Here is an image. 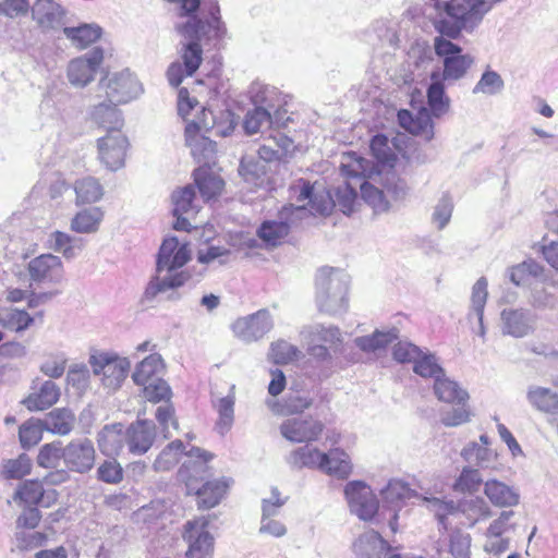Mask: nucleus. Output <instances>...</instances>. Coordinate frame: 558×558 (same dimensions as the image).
<instances>
[{
    "instance_id": "f257e3e1",
    "label": "nucleus",
    "mask_w": 558,
    "mask_h": 558,
    "mask_svg": "<svg viewBox=\"0 0 558 558\" xmlns=\"http://www.w3.org/2000/svg\"><path fill=\"white\" fill-rule=\"evenodd\" d=\"M191 256L189 242H181L175 236L166 238L159 247L156 271L145 288L142 303L150 305L163 294H167V300H179L180 293L177 289L191 278V274L183 269Z\"/></svg>"
},
{
    "instance_id": "f03ea898",
    "label": "nucleus",
    "mask_w": 558,
    "mask_h": 558,
    "mask_svg": "<svg viewBox=\"0 0 558 558\" xmlns=\"http://www.w3.org/2000/svg\"><path fill=\"white\" fill-rule=\"evenodd\" d=\"M487 13L484 0H428L424 10L439 36L449 39L472 33Z\"/></svg>"
},
{
    "instance_id": "7ed1b4c3",
    "label": "nucleus",
    "mask_w": 558,
    "mask_h": 558,
    "mask_svg": "<svg viewBox=\"0 0 558 558\" xmlns=\"http://www.w3.org/2000/svg\"><path fill=\"white\" fill-rule=\"evenodd\" d=\"M179 15L186 20L177 23L175 27L186 39H221L226 35L216 1L210 0L201 5L199 0H180Z\"/></svg>"
},
{
    "instance_id": "20e7f679",
    "label": "nucleus",
    "mask_w": 558,
    "mask_h": 558,
    "mask_svg": "<svg viewBox=\"0 0 558 558\" xmlns=\"http://www.w3.org/2000/svg\"><path fill=\"white\" fill-rule=\"evenodd\" d=\"M349 276L339 268L323 267L316 276V304L320 312L341 314L348 307Z\"/></svg>"
},
{
    "instance_id": "39448f33",
    "label": "nucleus",
    "mask_w": 558,
    "mask_h": 558,
    "mask_svg": "<svg viewBox=\"0 0 558 558\" xmlns=\"http://www.w3.org/2000/svg\"><path fill=\"white\" fill-rule=\"evenodd\" d=\"M340 168L345 182L337 187L333 206L338 205L343 214L350 215L353 213L357 199L359 182L362 181V178L372 174L373 166L369 160L361 157L357 153L348 151L342 156Z\"/></svg>"
},
{
    "instance_id": "423d86ee",
    "label": "nucleus",
    "mask_w": 558,
    "mask_h": 558,
    "mask_svg": "<svg viewBox=\"0 0 558 558\" xmlns=\"http://www.w3.org/2000/svg\"><path fill=\"white\" fill-rule=\"evenodd\" d=\"M434 49L437 57L442 60V70L436 69L430 73V80H441L448 84L463 78L474 63V58L462 53V48L451 40L437 36L434 39Z\"/></svg>"
},
{
    "instance_id": "0eeeda50",
    "label": "nucleus",
    "mask_w": 558,
    "mask_h": 558,
    "mask_svg": "<svg viewBox=\"0 0 558 558\" xmlns=\"http://www.w3.org/2000/svg\"><path fill=\"white\" fill-rule=\"evenodd\" d=\"M428 502L444 529L448 527V515L462 513L466 518L469 525L473 526L477 522L490 518L493 514L488 504L481 497L464 499L458 506L452 500L445 501L438 498H433Z\"/></svg>"
},
{
    "instance_id": "6e6552de",
    "label": "nucleus",
    "mask_w": 558,
    "mask_h": 558,
    "mask_svg": "<svg viewBox=\"0 0 558 558\" xmlns=\"http://www.w3.org/2000/svg\"><path fill=\"white\" fill-rule=\"evenodd\" d=\"M94 375L100 377L101 384L109 390H117L125 380L131 363L126 357L113 352H97L89 356Z\"/></svg>"
},
{
    "instance_id": "1a4fd4ad",
    "label": "nucleus",
    "mask_w": 558,
    "mask_h": 558,
    "mask_svg": "<svg viewBox=\"0 0 558 558\" xmlns=\"http://www.w3.org/2000/svg\"><path fill=\"white\" fill-rule=\"evenodd\" d=\"M99 98L105 97L111 104H125L136 98L141 92V85L130 71L109 74L102 77L97 86Z\"/></svg>"
},
{
    "instance_id": "9d476101",
    "label": "nucleus",
    "mask_w": 558,
    "mask_h": 558,
    "mask_svg": "<svg viewBox=\"0 0 558 558\" xmlns=\"http://www.w3.org/2000/svg\"><path fill=\"white\" fill-rule=\"evenodd\" d=\"M291 191L298 204L283 207L282 215H286V211L293 210L298 213L308 211L312 215H328L333 207L331 195L325 191H315L308 181L300 180L291 187Z\"/></svg>"
},
{
    "instance_id": "9b49d317",
    "label": "nucleus",
    "mask_w": 558,
    "mask_h": 558,
    "mask_svg": "<svg viewBox=\"0 0 558 558\" xmlns=\"http://www.w3.org/2000/svg\"><path fill=\"white\" fill-rule=\"evenodd\" d=\"M208 519L199 517L184 524L183 539L187 543V558H213L214 537L208 531Z\"/></svg>"
},
{
    "instance_id": "f8f14e48",
    "label": "nucleus",
    "mask_w": 558,
    "mask_h": 558,
    "mask_svg": "<svg viewBox=\"0 0 558 558\" xmlns=\"http://www.w3.org/2000/svg\"><path fill=\"white\" fill-rule=\"evenodd\" d=\"M350 511L363 521H371L379 509V502L372 488L362 481H351L344 487Z\"/></svg>"
},
{
    "instance_id": "ddd939ff",
    "label": "nucleus",
    "mask_w": 558,
    "mask_h": 558,
    "mask_svg": "<svg viewBox=\"0 0 558 558\" xmlns=\"http://www.w3.org/2000/svg\"><path fill=\"white\" fill-rule=\"evenodd\" d=\"M128 147L129 140L122 130H112L98 138V158L107 169L117 171L124 166Z\"/></svg>"
},
{
    "instance_id": "4468645a",
    "label": "nucleus",
    "mask_w": 558,
    "mask_h": 558,
    "mask_svg": "<svg viewBox=\"0 0 558 558\" xmlns=\"http://www.w3.org/2000/svg\"><path fill=\"white\" fill-rule=\"evenodd\" d=\"M236 338L250 343L262 339L274 328V319L268 310L263 308L238 318L231 326Z\"/></svg>"
},
{
    "instance_id": "2eb2a0df",
    "label": "nucleus",
    "mask_w": 558,
    "mask_h": 558,
    "mask_svg": "<svg viewBox=\"0 0 558 558\" xmlns=\"http://www.w3.org/2000/svg\"><path fill=\"white\" fill-rule=\"evenodd\" d=\"M96 449L86 437L74 438L64 446V466L68 471L85 474L95 465Z\"/></svg>"
},
{
    "instance_id": "dca6fc26",
    "label": "nucleus",
    "mask_w": 558,
    "mask_h": 558,
    "mask_svg": "<svg viewBox=\"0 0 558 558\" xmlns=\"http://www.w3.org/2000/svg\"><path fill=\"white\" fill-rule=\"evenodd\" d=\"M104 60V50L95 47L89 52L71 60L66 68V77L74 87H85L95 77Z\"/></svg>"
},
{
    "instance_id": "f3484780",
    "label": "nucleus",
    "mask_w": 558,
    "mask_h": 558,
    "mask_svg": "<svg viewBox=\"0 0 558 558\" xmlns=\"http://www.w3.org/2000/svg\"><path fill=\"white\" fill-rule=\"evenodd\" d=\"M27 270L32 282L58 284L64 278V268L59 256L41 254L28 262Z\"/></svg>"
},
{
    "instance_id": "a211bd4d",
    "label": "nucleus",
    "mask_w": 558,
    "mask_h": 558,
    "mask_svg": "<svg viewBox=\"0 0 558 558\" xmlns=\"http://www.w3.org/2000/svg\"><path fill=\"white\" fill-rule=\"evenodd\" d=\"M213 458L210 453L202 450L198 447H192L186 452V459L179 469L178 477L186 486L187 494L198 486L207 472V462Z\"/></svg>"
},
{
    "instance_id": "6ab92c4d",
    "label": "nucleus",
    "mask_w": 558,
    "mask_h": 558,
    "mask_svg": "<svg viewBox=\"0 0 558 558\" xmlns=\"http://www.w3.org/2000/svg\"><path fill=\"white\" fill-rule=\"evenodd\" d=\"M31 13L32 20L43 33L56 32L64 27L65 9L54 0H35Z\"/></svg>"
},
{
    "instance_id": "aec40b11",
    "label": "nucleus",
    "mask_w": 558,
    "mask_h": 558,
    "mask_svg": "<svg viewBox=\"0 0 558 558\" xmlns=\"http://www.w3.org/2000/svg\"><path fill=\"white\" fill-rule=\"evenodd\" d=\"M324 425L318 420L308 417L287 418L280 425L281 435L291 442H312L323 433Z\"/></svg>"
},
{
    "instance_id": "412c9836",
    "label": "nucleus",
    "mask_w": 558,
    "mask_h": 558,
    "mask_svg": "<svg viewBox=\"0 0 558 558\" xmlns=\"http://www.w3.org/2000/svg\"><path fill=\"white\" fill-rule=\"evenodd\" d=\"M204 132L196 121H191L185 126V142L191 148L193 158L203 166L208 167L214 162L216 144L209 137L201 134Z\"/></svg>"
},
{
    "instance_id": "4be33fe9",
    "label": "nucleus",
    "mask_w": 558,
    "mask_h": 558,
    "mask_svg": "<svg viewBox=\"0 0 558 558\" xmlns=\"http://www.w3.org/2000/svg\"><path fill=\"white\" fill-rule=\"evenodd\" d=\"M156 425L149 420H136L126 427V447L134 456L145 454L154 445Z\"/></svg>"
},
{
    "instance_id": "5701e85b",
    "label": "nucleus",
    "mask_w": 558,
    "mask_h": 558,
    "mask_svg": "<svg viewBox=\"0 0 558 558\" xmlns=\"http://www.w3.org/2000/svg\"><path fill=\"white\" fill-rule=\"evenodd\" d=\"M534 316L524 308H505L500 313L502 335L523 338L534 331Z\"/></svg>"
},
{
    "instance_id": "b1692460",
    "label": "nucleus",
    "mask_w": 558,
    "mask_h": 558,
    "mask_svg": "<svg viewBox=\"0 0 558 558\" xmlns=\"http://www.w3.org/2000/svg\"><path fill=\"white\" fill-rule=\"evenodd\" d=\"M173 216L177 218L173 228L178 231H190L191 223L190 217H193L198 211V206L195 204V190L192 185H186L177 190L172 194Z\"/></svg>"
},
{
    "instance_id": "393cba45",
    "label": "nucleus",
    "mask_w": 558,
    "mask_h": 558,
    "mask_svg": "<svg viewBox=\"0 0 558 558\" xmlns=\"http://www.w3.org/2000/svg\"><path fill=\"white\" fill-rule=\"evenodd\" d=\"M398 122L409 133L430 141L434 136V123L430 112L422 107L415 113L402 109L398 112Z\"/></svg>"
},
{
    "instance_id": "a878e982",
    "label": "nucleus",
    "mask_w": 558,
    "mask_h": 558,
    "mask_svg": "<svg viewBox=\"0 0 558 558\" xmlns=\"http://www.w3.org/2000/svg\"><path fill=\"white\" fill-rule=\"evenodd\" d=\"M204 132L211 131L215 135L227 137L235 129L236 120L230 110H221L216 114L211 110L202 109L201 117L195 120Z\"/></svg>"
},
{
    "instance_id": "bb28decb",
    "label": "nucleus",
    "mask_w": 558,
    "mask_h": 558,
    "mask_svg": "<svg viewBox=\"0 0 558 558\" xmlns=\"http://www.w3.org/2000/svg\"><path fill=\"white\" fill-rule=\"evenodd\" d=\"M331 349L322 343H308V363L319 379L329 378L336 371L337 359Z\"/></svg>"
},
{
    "instance_id": "cd10ccee",
    "label": "nucleus",
    "mask_w": 558,
    "mask_h": 558,
    "mask_svg": "<svg viewBox=\"0 0 558 558\" xmlns=\"http://www.w3.org/2000/svg\"><path fill=\"white\" fill-rule=\"evenodd\" d=\"M100 452L107 457H118L126 445V428L121 423L105 425L97 434Z\"/></svg>"
},
{
    "instance_id": "c85d7f7f",
    "label": "nucleus",
    "mask_w": 558,
    "mask_h": 558,
    "mask_svg": "<svg viewBox=\"0 0 558 558\" xmlns=\"http://www.w3.org/2000/svg\"><path fill=\"white\" fill-rule=\"evenodd\" d=\"M389 549V544L374 530L364 532L353 543L357 558H383Z\"/></svg>"
},
{
    "instance_id": "c756f323",
    "label": "nucleus",
    "mask_w": 558,
    "mask_h": 558,
    "mask_svg": "<svg viewBox=\"0 0 558 558\" xmlns=\"http://www.w3.org/2000/svg\"><path fill=\"white\" fill-rule=\"evenodd\" d=\"M325 452L306 442V445L292 450L287 457V463L294 469H311L323 471Z\"/></svg>"
},
{
    "instance_id": "7c9ffc66",
    "label": "nucleus",
    "mask_w": 558,
    "mask_h": 558,
    "mask_svg": "<svg viewBox=\"0 0 558 558\" xmlns=\"http://www.w3.org/2000/svg\"><path fill=\"white\" fill-rule=\"evenodd\" d=\"M380 494L384 502L393 510L392 520H390L389 524L391 530L396 531L395 522L398 517L397 510L405 500L415 497L416 493L411 489L404 482L400 480H391L388 482L387 486L381 489Z\"/></svg>"
},
{
    "instance_id": "2f4dec72",
    "label": "nucleus",
    "mask_w": 558,
    "mask_h": 558,
    "mask_svg": "<svg viewBox=\"0 0 558 558\" xmlns=\"http://www.w3.org/2000/svg\"><path fill=\"white\" fill-rule=\"evenodd\" d=\"M230 481L228 478L207 481L201 487L196 486L193 494L197 496V506L202 509L216 507L225 497Z\"/></svg>"
},
{
    "instance_id": "473e14b6",
    "label": "nucleus",
    "mask_w": 558,
    "mask_h": 558,
    "mask_svg": "<svg viewBox=\"0 0 558 558\" xmlns=\"http://www.w3.org/2000/svg\"><path fill=\"white\" fill-rule=\"evenodd\" d=\"M484 494L494 506L500 508L514 507L520 501L518 489L497 480L484 484Z\"/></svg>"
},
{
    "instance_id": "72a5a7b5",
    "label": "nucleus",
    "mask_w": 558,
    "mask_h": 558,
    "mask_svg": "<svg viewBox=\"0 0 558 558\" xmlns=\"http://www.w3.org/2000/svg\"><path fill=\"white\" fill-rule=\"evenodd\" d=\"M117 105L118 104H111L110 101L99 102L90 109V120L99 128L105 129L107 133L112 130H122L123 118Z\"/></svg>"
},
{
    "instance_id": "f704fd0d",
    "label": "nucleus",
    "mask_w": 558,
    "mask_h": 558,
    "mask_svg": "<svg viewBox=\"0 0 558 558\" xmlns=\"http://www.w3.org/2000/svg\"><path fill=\"white\" fill-rule=\"evenodd\" d=\"M434 393L438 400L451 404L466 403L470 399L466 389L458 381L447 377L445 373L434 381Z\"/></svg>"
},
{
    "instance_id": "c9c22d12",
    "label": "nucleus",
    "mask_w": 558,
    "mask_h": 558,
    "mask_svg": "<svg viewBox=\"0 0 558 558\" xmlns=\"http://www.w3.org/2000/svg\"><path fill=\"white\" fill-rule=\"evenodd\" d=\"M526 399L539 412L558 414V392L550 388L531 385L526 390Z\"/></svg>"
},
{
    "instance_id": "e433bc0d",
    "label": "nucleus",
    "mask_w": 558,
    "mask_h": 558,
    "mask_svg": "<svg viewBox=\"0 0 558 558\" xmlns=\"http://www.w3.org/2000/svg\"><path fill=\"white\" fill-rule=\"evenodd\" d=\"M234 388L235 386L232 385L230 392L226 397L213 400V407L218 414L215 428L221 436L226 435L231 429L234 422Z\"/></svg>"
},
{
    "instance_id": "4c0bfd02",
    "label": "nucleus",
    "mask_w": 558,
    "mask_h": 558,
    "mask_svg": "<svg viewBox=\"0 0 558 558\" xmlns=\"http://www.w3.org/2000/svg\"><path fill=\"white\" fill-rule=\"evenodd\" d=\"M62 32L71 45L77 49H85L100 38L102 29L98 24L84 23L78 26L62 28Z\"/></svg>"
},
{
    "instance_id": "58836bf2",
    "label": "nucleus",
    "mask_w": 558,
    "mask_h": 558,
    "mask_svg": "<svg viewBox=\"0 0 558 558\" xmlns=\"http://www.w3.org/2000/svg\"><path fill=\"white\" fill-rule=\"evenodd\" d=\"M60 397V389L52 380L41 384L38 391L31 393L23 403L31 411H43L52 407Z\"/></svg>"
},
{
    "instance_id": "ea45409f",
    "label": "nucleus",
    "mask_w": 558,
    "mask_h": 558,
    "mask_svg": "<svg viewBox=\"0 0 558 558\" xmlns=\"http://www.w3.org/2000/svg\"><path fill=\"white\" fill-rule=\"evenodd\" d=\"M327 459L324 461V473L333 476L338 480H345L352 473V464L349 454L340 449L333 448L325 452Z\"/></svg>"
},
{
    "instance_id": "a19ab883",
    "label": "nucleus",
    "mask_w": 558,
    "mask_h": 558,
    "mask_svg": "<svg viewBox=\"0 0 558 558\" xmlns=\"http://www.w3.org/2000/svg\"><path fill=\"white\" fill-rule=\"evenodd\" d=\"M194 181L205 201L219 195L225 185L222 179L213 173L209 167L205 166H201L194 171Z\"/></svg>"
},
{
    "instance_id": "79ce46f5",
    "label": "nucleus",
    "mask_w": 558,
    "mask_h": 558,
    "mask_svg": "<svg viewBox=\"0 0 558 558\" xmlns=\"http://www.w3.org/2000/svg\"><path fill=\"white\" fill-rule=\"evenodd\" d=\"M47 245L66 259H72L83 250L84 241L61 231H53L48 236Z\"/></svg>"
},
{
    "instance_id": "37998d69",
    "label": "nucleus",
    "mask_w": 558,
    "mask_h": 558,
    "mask_svg": "<svg viewBox=\"0 0 558 558\" xmlns=\"http://www.w3.org/2000/svg\"><path fill=\"white\" fill-rule=\"evenodd\" d=\"M45 430L57 435H68L74 427L75 416L69 409H54L43 420Z\"/></svg>"
},
{
    "instance_id": "c03bdc74",
    "label": "nucleus",
    "mask_w": 558,
    "mask_h": 558,
    "mask_svg": "<svg viewBox=\"0 0 558 558\" xmlns=\"http://www.w3.org/2000/svg\"><path fill=\"white\" fill-rule=\"evenodd\" d=\"M73 189L76 195L75 202L77 205L97 203L105 194L102 184L94 177L77 179L74 182Z\"/></svg>"
},
{
    "instance_id": "a18cd8bd",
    "label": "nucleus",
    "mask_w": 558,
    "mask_h": 558,
    "mask_svg": "<svg viewBox=\"0 0 558 558\" xmlns=\"http://www.w3.org/2000/svg\"><path fill=\"white\" fill-rule=\"evenodd\" d=\"M105 213L100 207L78 211L71 220V230L76 233H95L99 230Z\"/></svg>"
},
{
    "instance_id": "49530a36",
    "label": "nucleus",
    "mask_w": 558,
    "mask_h": 558,
    "mask_svg": "<svg viewBox=\"0 0 558 558\" xmlns=\"http://www.w3.org/2000/svg\"><path fill=\"white\" fill-rule=\"evenodd\" d=\"M166 514L167 505L161 500H154L137 509L133 513V520L136 524H142L147 529H151L163 524Z\"/></svg>"
},
{
    "instance_id": "de8ad7c7",
    "label": "nucleus",
    "mask_w": 558,
    "mask_h": 558,
    "mask_svg": "<svg viewBox=\"0 0 558 558\" xmlns=\"http://www.w3.org/2000/svg\"><path fill=\"white\" fill-rule=\"evenodd\" d=\"M399 331L396 328H391L387 331L376 330L371 336L356 337L354 344L366 353H376L380 350L386 349L392 341L398 338Z\"/></svg>"
},
{
    "instance_id": "09e8293b",
    "label": "nucleus",
    "mask_w": 558,
    "mask_h": 558,
    "mask_svg": "<svg viewBox=\"0 0 558 558\" xmlns=\"http://www.w3.org/2000/svg\"><path fill=\"white\" fill-rule=\"evenodd\" d=\"M282 213L283 210L281 211V219L287 218L291 211H286V215H282ZM289 230L288 221L266 220L258 228L257 234L267 245L276 246L288 235Z\"/></svg>"
},
{
    "instance_id": "8fccbe9b",
    "label": "nucleus",
    "mask_w": 558,
    "mask_h": 558,
    "mask_svg": "<svg viewBox=\"0 0 558 558\" xmlns=\"http://www.w3.org/2000/svg\"><path fill=\"white\" fill-rule=\"evenodd\" d=\"M163 369V361L158 353H151L137 364L132 378L136 385H146L154 379H160L158 375Z\"/></svg>"
},
{
    "instance_id": "3c124183",
    "label": "nucleus",
    "mask_w": 558,
    "mask_h": 558,
    "mask_svg": "<svg viewBox=\"0 0 558 558\" xmlns=\"http://www.w3.org/2000/svg\"><path fill=\"white\" fill-rule=\"evenodd\" d=\"M274 124L272 116L265 107H254L246 112L243 120V129L247 135L264 133L271 129Z\"/></svg>"
},
{
    "instance_id": "603ef678",
    "label": "nucleus",
    "mask_w": 558,
    "mask_h": 558,
    "mask_svg": "<svg viewBox=\"0 0 558 558\" xmlns=\"http://www.w3.org/2000/svg\"><path fill=\"white\" fill-rule=\"evenodd\" d=\"M445 83L439 78L430 80L427 88V104L436 118L447 113L450 108V99L445 93Z\"/></svg>"
},
{
    "instance_id": "864d4df0",
    "label": "nucleus",
    "mask_w": 558,
    "mask_h": 558,
    "mask_svg": "<svg viewBox=\"0 0 558 558\" xmlns=\"http://www.w3.org/2000/svg\"><path fill=\"white\" fill-rule=\"evenodd\" d=\"M308 337L310 343L325 344L333 352H339V345L342 343V336L340 329L335 326H311L308 328Z\"/></svg>"
},
{
    "instance_id": "5fc2aeb1",
    "label": "nucleus",
    "mask_w": 558,
    "mask_h": 558,
    "mask_svg": "<svg viewBox=\"0 0 558 558\" xmlns=\"http://www.w3.org/2000/svg\"><path fill=\"white\" fill-rule=\"evenodd\" d=\"M32 470V460L26 453H21L16 459H8L1 463L0 480H21Z\"/></svg>"
},
{
    "instance_id": "6e6d98bb",
    "label": "nucleus",
    "mask_w": 558,
    "mask_h": 558,
    "mask_svg": "<svg viewBox=\"0 0 558 558\" xmlns=\"http://www.w3.org/2000/svg\"><path fill=\"white\" fill-rule=\"evenodd\" d=\"M313 399L305 392H290L284 398L281 405L277 403H269L272 411L279 414H294L301 413L312 405Z\"/></svg>"
},
{
    "instance_id": "4d7b16f0",
    "label": "nucleus",
    "mask_w": 558,
    "mask_h": 558,
    "mask_svg": "<svg viewBox=\"0 0 558 558\" xmlns=\"http://www.w3.org/2000/svg\"><path fill=\"white\" fill-rule=\"evenodd\" d=\"M45 490L43 484L38 481H26L24 482L14 494V500H20L27 506L43 505L49 506L48 502H44Z\"/></svg>"
},
{
    "instance_id": "13d9d810",
    "label": "nucleus",
    "mask_w": 558,
    "mask_h": 558,
    "mask_svg": "<svg viewBox=\"0 0 558 558\" xmlns=\"http://www.w3.org/2000/svg\"><path fill=\"white\" fill-rule=\"evenodd\" d=\"M184 451V445L181 440H173L168 444L158 454L154 462V469L157 472L169 471L179 462Z\"/></svg>"
},
{
    "instance_id": "bf43d9fd",
    "label": "nucleus",
    "mask_w": 558,
    "mask_h": 558,
    "mask_svg": "<svg viewBox=\"0 0 558 558\" xmlns=\"http://www.w3.org/2000/svg\"><path fill=\"white\" fill-rule=\"evenodd\" d=\"M505 82L501 75L490 69H487L481 75L478 82L473 87V94H483L486 96H495L502 92Z\"/></svg>"
},
{
    "instance_id": "052dcab7",
    "label": "nucleus",
    "mask_w": 558,
    "mask_h": 558,
    "mask_svg": "<svg viewBox=\"0 0 558 558\" xmlns=\"http://www.w3.org/2000/svg\"><path fill=\"white\" fill-rule=\"evenodd\" d=\"M413 371L421 377L434 378V381L445 373L435 354L423 350H421L420 357L414 362Z\"/></svg>"
},
{
    "instance_id": "680f3d73",
    "label": "nucleus",
    "mask_w": 558,
    "mask_h": 558,
    "mask_svg": "<svg viewBox=\"0 0 558 558\" xmlns=\"http://www.w3.org/2000/svg\"><path fill=\"white\" fill-rule=\"evenodd\" d=\"M488 282L485 277H481L476 280L472 288L471 294V310L468 315L470 322L473 318H480V316L484 315V308L488 298Z\"/></svg>"
},
{
    "instance_id": "e2e57ef3",
    "label": "nucleus",
    "mask_w": 558,
    "mask_h": 558,
    "mask_svg": "<svg viewBox=\"0 0 558 558\" xmlns=\"http://www.w3.org/2000/svg\"><path fill=\"white\" fill-rule=\"evenodd\" d=\"M45 430L41 420L29 418L20 426L19 438L21 446L28 449L37 445L43 438Z\"/></svg>"
},
{
    "instance_id": "0e129e2a",
    "label": "nucleus",
    "mask_w": 558,
    "mask_h": 558,
    "mask_svg": "<svg viewBox=\"0 0 558 558\" xmlns=\"http://www.w3.org/2000/svg\"><path fill=\"white\" fill-rule=\"evenodd\" d=\"M250 96L255 107H265L271 111L277 106V89L272 86L254 83L250 88Z\"/></svg>"
},
{
    "instance_id": "69168bd1",
    "label": "nucleus",
    "mask_w": 558,
    "mask_h": 558,
    "mask_svg": "<svg viewBox=\"0 0 558 558\" xmlns=\"http://www.w3.org/2000/svg\"><path fill=\"white\" fill-rule=\"evenodd\" d=\"M33 317L25 311L9 308L0 313V324L10 330L22 331L31 326Z\"/></svg>"
},
{
    "instance_id": "338daca9",
    "label": "nucleus",
    "mask_w": 558,
    "mask_h": 558,
    "mask_svg": "<svg viewBox=\"0 0 558 558\" xmlns=\"http://www.w3.org/2000/svg\"><path fill=\"white\" fill-rule=\"evenodd\" d=\"M60 460L64 462V446H62L61 441L44 445L37 456L38 465L46 469L57 468Z\"/></svg>"
},
{
    "instance_id": "774afa93",
    "label": "nucleus",
    "mask_w": 558,
    "mask_h": 558,
    "mask_svg": "<svg viewBox=\"0 0 558 558\" xmlns=\"http://www.w3.org/2000/svg\"><path fill=\"white\" fill-rule=\"evenodd\" d=\"M190 43L185 44L182 48L181 59L185 66L186 75H193L199 68L203 61V49L199 45L201 40L189 39Z\"/></svg>"
}]
</instances>
